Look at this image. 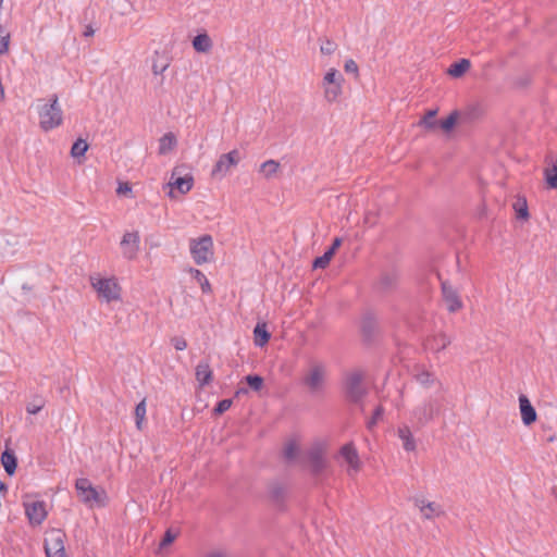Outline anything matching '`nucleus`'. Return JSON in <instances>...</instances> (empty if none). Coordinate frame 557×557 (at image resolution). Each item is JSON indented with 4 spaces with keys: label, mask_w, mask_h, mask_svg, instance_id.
<instances>
[{
    "label": "nucleus",
    "mask_w": 557,
    "mask_h": 557,
    "mask_svg": "<svg viewBox=\"0 0 557 557\" xmlns=\"http://www.w3.org/2000/svg\"><path fill=\"white\" fill-rule=\"evenodd\" d=\"M37 113L39 126L45 132L52 131L63 123V111L57 94L50 95L44 103H38Z\"/></svg>",
    "instance_id": "f257e3e1"
},
{
    "label": "nucleus",
    "mask_w": 557,
    "mask_h": 557,
    "mask_svg": "<svg viewBox=\"0 0 557 557\" xmlns=\"http://www.w3.org/2000/svg\"><path fill=\"white\" fill-rule=\"evenodd\" d=\"M364 374L361 370L347 372L343 380V391L345 397L354 403H360L367 395V387L363 384Z\"/></svg>",
    "instance_id": "f03ea898"
},
{
    "label": "nucleus",
    "mask_w": 557,
    "mask_h": 557,
    "mask_svg": "<svg viewBox=\"0 0 557 557\" xmlns=\"http://www.w3.org/2000/svg\"><path fill=\"white\" fill-rule=\"evenodd\" d=\"M90 284L97 292L99 298L106 302L121 299V287L114 278L90 276Z\"/></svg>",
    "instance_id": "7ed1b4c3"
},
{
    "label": "nucleus",
    "mask_w": 557,
    "mask_h": 557,
    "mask_svg": "<svg viewBox=\"0 0 557 557\" xmlns=\"http://www.w3.org/2000/svg\"><path fill=\"white\" fill-rule=\"evenodd\" d=\"M190 255L196 264L201 265L213 259V240L210 235H203L198 239H191L189 244Z\"/></svg>",
    "instance_id": "20e7f679"
},
{
    "label": "nucleus",
    "mask_w": 557,
    "mask_h": 557,
    "mask_svg": "<svg viewBox=\"0 0 557 557\" xmlns=\"http://www.w3.org/2000/svg\"><path fill=\"white\" fill-rule=\"evenodd\" d=\"M344 77L336 69H330L323 79L322 88L324 91V99L332 103L335 102L343 92Z\"/></svg>",
    "instance_id": "39448f33"
},
{
    "label": "nucleus",
    "mask_w": 557,
    "mask_h": 557,
    "mask_svg": "<svg viewBox=\"0 0 557 557\" xmlns=\"http://www.w3.org/2000/svg\"><path fill=\"white\" fill-rule=\"evenodd\" d=\"M441 405L437 399L429 398L414 407L411 420L418 426H424L440 413Z\"/></svg>",
    "instance_id": "423d86ee"
},
{
    "label": "nucleus",
    "mask_w": 557,
    "mask_h": 557,
    "mask_svg": "<svg viewBox=\"0 0 557 557\" xmlns=\"http://www.w3.org/2000/svg\"><path fill=\"white\" fill-rule=\"evenodd\" d=\"M23 506L30 525L38 527L42 524L48 516L47 505L44 500L29 499V497L26 496L23 500Z\"/></svg>",
    "instance_id": "0eeeda50"
},
{
    "label": "nucleus",
    "mask_w": 557,
    "mask_h": 557,
    "mask_svg": "<svg viewBox=\"0 0 557 557\" xmlns=\"http://www.w3.org/2000/svg\"><path fill=\"white\" fill-rule=\"evenodd\" d=\"M240 161L239 151L234 149L227 153L222 154L218 161L215 162L212 169V176L214 177H224L230 172V170L237 165Z\"/></svg>",
    "instance_id": "6e6552de"
},
{
    "label": "nucleus",
    "mask_w": 557,
    "mask_h": 557,
    "mask_svg": "<svg viewBox=\"0 0 557 557\" xmlns=\"http://www.w3.org/2000/svg\"><path fill=\"white\" fill-rule=\"evenodd\" d=\"M75 488L85 504H101L100 493L92 486L90 481L86 478L77 479L75 482Z\"/></svg>",
    "instance_id": "1a4fd4ad"
},
{
    "label": "nucleus",
    "mask_w": 557,
    "mask_h": 557,
    "mask_svg": "<svg viewBox=\"0 0 557 557\" xmlns=\"http://www.w3.org/2000/svg\"><path fill=\"white\" fill-rule=\"evenodd\" d=\"M326 374L325 364L318 362L313 363L310 368L309 373L304 379V383L311 392L319 391L324 382Z\"/></svg>",
    "instance_id": "9d476101"
},
{
    "label": "nucleus",
    "mask_w": 557,
    "mask_h": 557,
    "mask_svg": "<svg viewBox=\"0 0 557 557\" xmlns=\"http://www.w3.org/2000/svg\"><path fill=\"white\" fill-rule=\"evenodd\" d=\"M140 237L138 232H126L121 240V249L124 258L132 260L136 258L139 250Z\"/></svg>",
    "instance_id": "9b49d317"
},
{
    "label": "nucleus",
    "mask_w": 557,
    "mask_h": 557,
    "mask_svg": "<svg viewBox=\"0 0 557 557\" xmlns=\"http://www.w3.org/2000/svg\"><path fill=\"white\" fill-rule=\"evenodd\" d=\"M442 295L449 312H456L462 308L458 292L447 281L442 282Z\"/></svg>",
    "instance_id": "f8f14e48"
},
{
    "label": "nucleus",
    "mask_w": 557,
    "mask_h": 557,
    "mask_svg": "<svg viewBox=\"0 0 557 557\" xmlns=\"http://www.w3.org/2000/svg\"><path fill=\"white\" fill-rule=\"evenodd\" d=\"M341 455L348 463V475H355L361 468V462L357 449L352 444H346L341 448Z\"/></svg>",
    "instance_id": "ddd939ff"
},
{
    "label": "nucleus",
    "mask_w": 557,
    "mask_h": 557,
    "mask_svg": "<svg viewBox=\"0 0 557 557\" xmlns=\"http://www.w3.org/2000/svg\"><path fill=\"white\" fill-rule=\"evenodd\" d=\"M308 460L310 462L311 472L314 475H319L325 468L326 461L323 457V450L321 447L315 446L309 449Z\"/></svg>",
    "instance_id": "4468645a"
},
{
    "label": "nucleus",
    "mask_w": 557,
    "mask_h": 557,
    "mask_svg": "<svg viewBox=\"0 0 557 557\" xmlns=\"http://www.w3.org/2000/svg\"><path fill=\"white\" fill-rule=\"evenodd\" d=\"M64 548V534L60 530H53L45 540L46 555L55 554Z\"/></svg>",
    "instance_id": "2eb2a0df"
},
{
    "label": "nucleus",
    "mask_w": 557,
    "mask_h": 557,
    "mask_svg": "<svg viewBox=\"0 0 557 557\" xmlns=\"http://www.w3.org/2000/svg\"><path fill=\"white\" fill-rule=\"evenodd\" d=\"M519 406L523 424L531 425L534 423L537 417L536 411L530 403L529 398L523 394L519 396Z\"/></svg>",
    "instance_id": "dca6fc26"
},
{
    "label": "nucleus",
    "mask_w": 557,
    "mask_h": 557,
    "mask_svg": "<svg viewBox=\"0 0 557 557\" xmlns=\"http://www.w3.org/2000/svg\"><path fill=\"white\" fill-rule=\"evenodd\" d=\"M177 169H174L169 185L178 190L180 194H187L194 186V178L191 175L176 176Z\"/></svg>",
    "instance_id": "f3484780"
},
{
    "label": "nucleus",
    "mask_w": 557,
    "mask_h": 557,
    "mask_svg": "<svg viewBox=\"0 0 557 557\" xmlns=\"http://www.w3.org/2000/svg\"><path fill=\"white\" fill-rule=\"evenodd\" d=\"M398 284V275L396 272H386L383 273L377 283L376 289L380 293H391L397 287Z\"/></svg>",
    "instance_id": "a211bd4d"
},
{
    "label": "nucleus",
    "mask_w": 557,
    "mask_h": 557,
    "mask_svg": "<svg viewBox=\"0 0 557 557\" xmlns=\"http://www.w3.org/2000/svg\"><path fill=\"white\" fill-rule=\"evenodd\" d=\"M342 239L336 237L332 246L320 257L315 258L312 267L313 269H324L331 261L336 249L341 246Z\"/></svg>",
    "instance_id": "6ab92c4d"
},
{
    "label": "nucleus",
    "mask_w": 557,
    "mask_h": 557,
    "mask_svg": "<svg viewBox=\"0 0 557 557\" xmlns=\"http://www.w3.org/2000/svg\"><path fill=\"white\" fill-rule=\"evenodd\" d=\"M170 58L166 52L154 51L152 57V73L154 75L163 74L170 66Z\"/></svg>",
    "instance_id": "aec40b11"
},
{
    "label": "nucleus",
    "mask_w": 557,
    "mask_h": 557,
    "mask_svg": "<svg viewBox=\"0 0 557 557\" xmlns=\"http://www.w3.org/2000/svg\"><path fill=\"white\" fill-rule=\"evenodd\" d=\"M195 374L200 386L209 385L212 381V370L208 361H200L196 367Z\"/></svg>",
    "instance_id": "412c9836"
},
{
    "label": "nucleus",
    "mask_w": 557,
    "mask_h": 557,
    "mask_svg": "<svg viewBox=\"0 0 557 557\" xmlns=\"http://www.w3.org/2000/svg\"><path fill=\"white\" fill-rule=\"evenodd\" d=\"M1 465L8 475L12 476L17 468V458L13 450L5 448L1 454Z\"/></svg>",
    "instance_id": "4be33fe9"
},
{
    "label": "nucleus",
    "mask_w": 557,
    "mask_h": 557,
    "mask_svg": "<svg viewBox=\"0 0 557 557\" xmlns=\"http://www.w3.org/2000/svg\"><path fill=\"white\" fill-rule=\"evenodd\" d=\"M416 505L420 508V511L425 519H432L433 517H438L443 513V510L440 505L424 500L417 499Z\"/></svg>",
    "instance_id": "5701e85b"
},
{
    "label": "nucleus",
    "mask_w": 557,
    "mask_h": 557,
    "mask_svg": "<svg viewBox=\"0 0 557 557\" xmlns=\"http://www.w3.org/2000/svg\"><path fill=\"white\" fill-rule=\"evenodd\" d=\"M271 338L265 322H258L253 329V341L257 347H263Z\"/></svg>",
    "instance_id": "b1692460"
},
{
    "label": "nucleus",
    "mask_w": 557,
    "mask_h": 557,
    "mask_svg": "<svg viewBox=\"0 0 557 557\" xmlns=\"http://www.w3.org/2000/svg\"><path fill=\"white\" fill-rule=\"evenodd\" d=\"M193 47L197 52L206 53L212 48V40L207 33L198 34L193 39Z\"/></svg>",
    "instance_id": "393cba45"
},
{
    "label": "nucleus",
    "mask_w": 557,
    "mask_h": 557,
    "mask_svg": "<svg viewBox=\"0 0 557 557\" xmlns=\"http://www.w3.org/2000/svg\"><path fill=\"white\" fill-rule=\"evenodd\" d=\"M398 436L403 441V447L406 451H413L416 449V441L412 433L407 425L398 428Z\"/></svg>",
    "instance_id": "a878e982"
},
{
    "label": "nucleus",
    "mask_w": 557,
    "mask_h": 557,
    "mask_svg": "<svg viewBox=\"0 0 557 557\" xmlns=\"http://www.w3.org/2000/svg\"><path fill=\"white\" fill-rule=\"evenodd\" d=\"M286 495V488L283 484L274 482L269 486V496L272 502L280 505L283 503Z\"/></svg>",
    "instance_id": "bb28decb"
},
{
    "label": "nucleus",
    "mask_w": 557,
    "mask_h": 557,
    "mask_svg": "<svg viewBox=\"0 0 557 557\" xmlns=\"http://www.w3.org/2000/svg\"><path fill=\"white\" fill-rule=\"evenodd\" d=\"M376 329V319L372 313H366L361 321V330L366 337L370 338Z\"/></svg>",
    "instance_id": "cd10ccee"
},
{
    "label": "nucleus",
    "mask_w": 557,
    "mask_h": 557,
    "mask_svg": "<svg viewBox=\"0 0 557 557\" xmlns=\"http://www.w3.org/2000/svg\"><path fill=\"white\" fill-rule=\"evenodd\" d=\"M471 66V62L468 59H460L453 63L448 69V74L453 77H461Z\"/></svg>",
    "instance_id": "c85d7f7f"
},
{
    "label": "nucleus",
    "mask_w": 557,
    "mask_h": 557,
    "mask_svg": "<svg viewBox=\"0 0 557 557\" xmlns=\"http://www.w3.org/2000/svg\"><path fill=\"white\" fill-rule=\"evenodd\" d=\"M189 273L193 276V278H195L199 283L203 294H210L212 292L209 280L200 270L190 268Z\"/></svg>",
    "instance_id": "c756f323"
},
{
    "label": "nucleus",
    "mask_w": 557,
    "mask_h": 557,
    "mask_svg": "<svg viewBox=\"0 0 557 557\" xmlns=\"http://www.w3.org/2000/svg\"><path fill=\"white\" fill-rule=\"evenodd\" d=\"M451 343V339L449 336H447L444 333L435 335L430 342L429 346L431 349L435 351H442L444 350L449 344Z\"/></svg>",
    "instance_id": "7c9ffc66"
},
{
    "label": "nucleus",
    "mask_w": 557,
    "mask_h": 557,
    "mask_svg": "<svg viewBox=\"0 0 557 557\" xmlns=\"http://www.w3.org/2000/svg\"><path fill=\"white\" fill-rule=\"evenodd\" d=\"M280 169V163L276 160L270 159L264 161L260 165V172L264 175V177L270 178L276 174Z\"/></svg>",
    "instance_id": "2f4dec72"
},
{
    "label": "nucleus",
    "mask_w": 557,
    "mask_h": 557,
    "mask_svg": "<svg viewBox=\"0 0 557 557\" xmlns=\"http://www.w3.org/2000/svg\"><path fill=\"white\" fill-rule=\"evenodd\" d=\"M176 145V140L173 134L168 133L163 135L159 140V152L165 154Z\"/></svg>",
    "instance_id": "473e14b6"
},
{
    "label": "nucleus",
    "mask_w": 557,
    "mask_h": 557,
    "mask_svg": "<svg viewBox=\"0 0 557 557\" xmlns=\"http://www.w3.org/2000/svg\"><path fill=\"white\" fill-rule=\"evenodd\" d=\"M146 412H147L146 400L143 399L135 407V420H136V426L138 430L143 429V422L145 420Z\"/></svg>",
    "instance_id": "72a5a7b5"
},
{
    "label": "nucleus",
    "mask_w": 557,
    "mask_h": 557,
    "mask_svg": "<svg viewBox=\"0 0 557 557\" xmlns=\"http://www.w3.org/2000/svg\"><path fill=\"white\" fill-rule=\"evenodd\" d=\"M88 149V144L86 140L78 138L71 148V154L74 158H79L85 156Z\"/></svg>",
    "instance_id": "f704fd0d"
},
{
    "label": "nucleus",
    "mask_w": 557,
    "mask_h": 557,
    "mask_svg": "<svg viewBox=\"0 0 557 557\" xmlns=\"http://www.w3.org/2000/svg\"><path fill=\"white\" fill-rule=\"evenodd\" d=\"M545 178L550 188H557V159L552 168L545 170Z\"/></svg>",
    "instance_id": "c9c22d12"
},
{
    "label": "nucleus",
    "mask_w": 557,
    "mask_h": 557,
    "mask_svg": "<svg viewBox=\"0 0 557 557\" xmlns=\"http://www.w3.org/2000/svg\"><path fill=\"white\" fill-rule=\"evenodd\" d=\"M417 382L420 383L424 387H430L436 381L434 374L428 371H422L416 375Z\"/></svg>",
    "instance_id": "e433bc0d"
},
{
    "label": "nucleus",
    "mask_w": 557,
    "mask_h": 557,
    "mask_svg": "<svg viewBox=\"0 0 557 557\" xmlns=\"http://www.w3.org/2000/svg\"><path fill=\"white\" fill-rule=\"evenodd\" d=\"M457 121V112L450 113L446 119H443L437 122V126L445 132H449L456 124Z\"/></svg>",
    "instance_id": "4c0bfd02"
},
{
    "label": "nucleus",
    "mask_w": 557,
    "mask_h": 557,
    "mask_svg": "<svg viewBox=\"0 0 557 557\" xmlns=\"http://www.w3.org/2000/svg\"><path fill=\"white\" fill-rule=\"evenodd\" d=\"M245 381L255 392H259L263 386V377L258 374H249L245 377Z\"/></svg>",
    "instance_id": "58836bf2"
},
{
    "label": "nucleus",
    "mask_w": 557,
    "mask_h": 557,
    "mask_svg": "<svg viewBox=\"0 0 557 557\" xmlns=\"http://www.w3.org/2000/svg\"><path fill=\"white\" fill-rule=\"evenodd\" d=\"M466 113L469 116V119L475 120V119L481 117L484 114V108L480 103H474V104H471L468 107Z\"/></svg>",
    "instance_id": "ea45409f"
},
{
    "label": "nucleus",
    "mask_w": 557,
    "mask_h": 557,
    "mask_svg": "<svg viewBox=\"0 0 557 557\" xmlns=\"http://www.w3.org/2000/svg\"><path fill=\"white\" fill-rule=\"evenodd\" d=\"M297 453H298V447H297L296 443L289 442L286 444L283 455L287 461H292L296 458Z\"/></svg>",
    "instance_id": "a19ab883"
},
{
    "label": "nucleus",
    "mask_w": 557,
    "mask_h": 557,
    "mask_svg": "<svg viewBox=\"0 0 557 557\" xmlns=\"http://www.w3.org/2000/svg\"><path fill=\"white\" fill-rule=\"evenodd\" d=\"M515 210H516L517 216L519 219H524L525 220V219L529 218L528 205H527L525 199L518 200L515 203Z\"/></svg>",
    "instance_id": "79ce46f5"
},
{
    "label": "nucleus",
    "mask_w": 557,
    "mask_h": 557,
    "mask_svg": "<svg viewBox=\"0 0 557 557\" xmlns=\"http://www.w3.org/2000/svg\"><path fill=\"white\" fill-rule=\"evenodd\" d=\"M336 49H337L336 42L331 39H324L320 46L321 53L325 54V55H331L332 53H334V51Z\"/></svg>",
    "instance_id": "37998d69"
},
{
    "label": "nucleus",
    "mask_w": 557,
    "mask_h": 557,
    "mask_svg": "<svg viewBox=\"0 0 557 557\" xmlns=\"http://www.w3.org/2000/svg\"><path fill=\"white\" fill-rule=\"evenodd\" d=\"M383 414H384V408L382 406H377L374 409L371 419L367 422V428L369 430H372L376 425L377 421L380 419H382Z\"/></svg>",
    "instance_id": "c03bdc74"
},
{
    "label": "nucleus",
    "mask_w": 557,
    "mask_h": 557,
    "mask_svg": "<svg viewBox=\"0 0 557 557\" xmlns=\"http://www.w3.org/2000/svg\"><path fill=\"white\" fill-rule=\"evenodd\" d=\"M232 404H233L232 399L220 400L214 408V413H216V414L224 413L226 410H228L231 408Z\"/></svg>",
    "instance_id": "a18cd8bd"
},
{
    "label": "nucleus",
    "mask_w": 557,
    "mask_h": 557,
    "mask_svg": "<svg viewBox=\"0 0 557 557\" xmlns=\"http://www.w3.org/2000/svg\"><path fill=\"white\" fill-rule=\"evenodd\" d=\"M435 111H430L422 120V123L426 128H435L437 126V122L434 120Z\"/></svg>",
    "instance_id": "49530a36"
},
{
    "label": "nucleus",
    "mask_w": 557,
    "mask_h": 557,
    "mask_svg": "<svg viewBox=\"0 0 557 557\" xmlns=\"http://www.w3.org/2000/svg\"><path fill=\"white\" fill-rule=\"evenodd\" d=\"M344 70L346 73L354 74L356 76L359 73L358 64L352 59L346 60L344 64Z\"/></svg>",
    "instance_id": "de8ad7c7"
},
{
    "label": "nucleus",
    "mask_w": 557,
    "mask_h": 557,
    "mask_svg": "<svg viewBox=\"0 0 557 557\" xmlns=\"http://www.w3.org/2000/svg\"><path fill=\"white\" fill-rule=\"evenodd\" d=\"M172 344L176 350H184L187 347V342L184 337L175 336L172 338Z\"/></svg>",
    "instance_id": "09e8293b"
},
{
    "label": "nucleus",
    "mask_w": 557,
    "mask_h": 557,
    "mask_svg": "<svg viewBox=\"0 0 557 557\" xmlns=\"http://www.w3.org/2000/svg\"><path fill=\"white\" fill-rule=\"evenodd\" d=\"M9 46V35L0 33V55L4 54L8 51Z\"/></svg>",
    "instance_id": "8fccbe9b"
},
{
    "label": "nucleus",
    "mask_w": 557,
    "mask_h": 557,
    "mask_svg": "<svg viewBox=\"0 0 557 557\" xmlns=\"http://www.w3.org/2000/svg\"><path fill=\"white\" fill-rule=\"evenodd\" d=\"M44 407V403H29L26 406V411L29 414H37Z\"/></svg>",
    "instance_id": "3c124183"
},
{
    "label": "nucleus",
    "mask_w": 557,
    "mask_h": 557,
    "mask_svg": "<svg viewBox=\"0 0 557 557\" xmlns=\"http://www.w3.org/2000/svg\"><path fill=\"white\" fill-rule=\"evenodd\" d=\"M175 540V535L169 530L164 533L162 541L160 542V547H165L170 545Z\"/></svg>",
    "instance_id": "603ef678"
},
{
    "label": "nucleus",
    "mask_w": 557,
    "mask_h": 557,
    "mask_svg": "<svg viewBox=\"0 0 557 557\" xmlns=\"http://www.w3.org/2000/svg\"><path fill=\"white\" fill-rule=\"evenodd\" d=\"M94 34H95V29L92 28V26H91V25H87V26L85 27L84 33H83V35H84L85 37H91V36H94Z\"/></svg>",
    "instance_id": "864d4df0"
},
{
    "label": "nucleus",
    "mask_w": 557,
    "mask_h": 557,
    "mask_svg": "<svg viewBox=\"0 0 557 557\" xmlns=\"http://www.w3.org/2000/svg\"><path fill=\"white\" fill-rule=\"evenodd\" d=\"M131 187L127 185V184H124V185H120L119 188H117V193L119 194H125L127 191H131Z\"/></svg>",
    "instance_id": "5fc2aeb1"
},
{
    "label": "nucleus",
    "mask_w": 557,
    "mask_h": 557,
    "mask_svg": "<svg viewBox=\"0 0 557 557\" xmlns=\"http://www.w3.org/2000/svg\"><path fill=\"white\" fill-rule=\"evenodd\" d=\"M47 557H66L65 548L58 550L55 554L47 555Z\"/></svg>",
    "instance_id": "6e6d98bb"
},
{
    "label": "nucleus",
    "mask_w": 557,
    "mask_h": 557,
    "mask_svg": "<svg viewBox=\"0 0 557 557\" xmlns=\"http://www.w3.org/2000/svg\"><path fill=\"white\" fill-rule=\"evenodd\" d=\"M207 557H227V556L222 552H212V553L208 554Z\"/></svg>",
    "instance_id": "4d7b16f0"
},
{
    "label": "nucleus",
    "mask_w": 557,
    "mask_h": 557,
    "mask_svg": "<svg viewBox=\"0 0 557 557\" xmlns=\"http://www.w3.org/2000/svg\"><path fill=\"white\" fill-rule=\"evenodd\" d=\"M7 492L8 491V486L0 480V493L1 492Z\"/></svg>",
    "instance_id": "13d9d810"
},
{
    "label": "nucleus",
    "mask_w": 557,
    "mask_h": 557,
    "mask_svg": "<svg viewBox=\"0 0 557 557\" xmlns=\"http://www.w3.org/2000/svg\"><path fill=\"white\" fill-rule=\"evenodd\" d=\"M240 393H246V389H244V388L238 389L237 394H240Z\"/></svg>",
    "instance_id": "bf43d9fd"
}]
</instances>
